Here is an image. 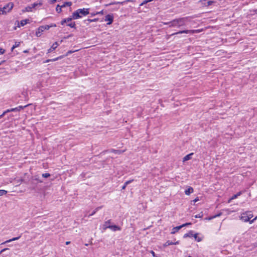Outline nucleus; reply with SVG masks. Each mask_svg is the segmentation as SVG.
<instances>
[{
	"label": "nucleus",
	"instance_id": "nucleus-1",
	"mask_svg": "<svg viewBox=\"0 0 257 257\" xmlns=\"http://www.w3.org/2000/svg\"><path fill=\"white\" fill-rule=\"evenodd\" d=\"M186 18H182L177 19H175L171 22H169L166 24H169V27H180L182 26L185 25V22L186 21Z\"/></svg>",
	"mask_w": 257,
	"mask_h": 257
},
{
	"label": "nucleus",
	"instance_id": "nucleus-2",
	"mask_svg": "<svg viewBox=\"0 0 257 257\" xmlns=\"http://www.w3.org/2000/svg\"><path fill=\"white\" fill-rule=\"evenodd\" d=\"M248 212H246L244 213H243L241 214V216L240 217V220L244 222H247L249 221L250 224H251L253 223L254 220H255L257 218V217H255L254 218H253L252 220H250V217L248 216Z\"/></svg>",
	"mask_w": 257,
	"mask_h": 257
},
{
	"label": "nucleus",
	"instance_id": "nucleus-3",
	"mask_svg": "<svg viewBox=\"0 0 257 257\" xmlns=\"http://www.w3.org/2000/svg\"><path fill=\"white\" fill-rule=\"evenodd\" d=\"M14 5L12 3H10L5 6L3 8H0V15L6 14L9 12L13 8Z\"/></svg>",
	"mask_w": 257,
	"mask_h": 257
},
{
	"label": "nucleus",
	"instance_id": "nucleus-4",
	"mask_svg": "<svg viewBox=\"0 0 257 257\" xmlns=\"http://www.w3.org/2000/svg\"><path fill=\"white\" fill-rule=\"evenodd\" d=\"M197 30H183V31H180L178 32L173 33L172 35H177V34H188V33L193 34V33L197 32Z\"/></svg>",
	"mask_w": 257,
	"mask_h": 257
},
{
	"label": "nucleus",
	"instance_id": "nucleus-5",
	"mask_svg": "<svg viewBox=\"0 0 257 257\" xmlns=\"http://www.w3.org/2000/svg\"><path fill=\"white\" fill-rule=\"evenodd\" d=\"M77 11L82 17L86 16L89 14L88 9H78Z\"/></svg>",
	"mask_w": 257,
	"mask_h": 257
},
{
	"label": "nucleus",
	"instance_id": "nucleus-6",
	"mask_svg": "<svg viewBox=\"0 0 257 257\" xmlns=\"http://www.w3.org/2000/svg\"><path fill=\"white\" fill-rule=\"evenodd\" d=\"M113 16L110 15H107L105 16V21H108V23H107L108 25L111 24L113 22Z\"/></svg>",
	"mask_w": 257,
	"mask_h": 257
},
{
	"label": "nucleus",
	"instance_id": "nucleus-7",
	"mask_svg": "<svg viewBox=\"0 0 257 257\" xmlns=\"http://www.w3.org/2000/svg\"><path fill=\"white\" fill-rule=\"evenodd\" d=\"M44 31V28L43 26L39 27L36 33V35L37 37H40L41 36V34L42 32Z\"/></svg>",
	"mask_w": 257,
	"mask_h": 257
},
{
	"label": "nucleus",
	"instance_id": "nucleus-8",
	"mask_svg": "<svg viewBox=\"0 0 257 257\" xmlns=\"http://www.w3.org/2000/svg\"><path fill=\"white\" fill-rule=\"evenodd\" d=\"M82 17L81 15H80L78 11H76L73 13L72 18L73 19H78Z\"/></svg>",
	"mask_w": 257,
	"mask_h": 257
},
{
	"label": "nucleus",
	"instance_id": "nucleus-9",
	"mask_svg": "<svg viewBox=\"0 0 257 257\" xmlns=\"http://www.w3.org/2000/svg\"><path fill=\"white\" fill-rule=\"evenodd\" d=\"M59 46V44L58 43V42H55L53 45L52 46H51V47L48 50V53H50L52 51L56 49V48Z\"/></svg>",
	"mask_w": 257,
	"mask_h": 257
},
{
	"label": "nucleus",
	"instance_id": "nucleus-10",
	"mask_svg": "<svg viewBox=\"0 0 257 257\" xmlns=\"http://www.w3.org/2000/svg\"><path fill=\"white\" fill-rule=\"evenodd\" d=\"M38 5V4L34 3L31 5V6H29L26 8V10L27 12H30L32 11V9L34 8L36 6Z\"/></svg>",
	"mask_w": 257,
	"mask_h": 257
},
{
	"label": "nucleus",
	"instance_id": "nucleus-11",
	"mask_svg": "<svg viewBox=\"0 0 257 257\" xmlns=\"http://www.w3.org/2000/svg\"><path fill=\"white\" fill-rule=\"evenodd\" d=\"M193 155V153H190L186 156H185L184 158H183V162H185V161H187L188 160H189L191 159L192 158V156Z\"/></svg>",
	"mask_w": 257,
	"mask_h": 257
},
{
	"label": "nucleus",
	"instance_id": "nucleus-12",
	"mask_svg": "<svg viewBox=\"0 0 257 257\" xmlns=\"http://www.w3.org/2000/svg\"><path fill=\"white\" fill-rule=\"evenodd\" d=\"M193 192V188L191 187H189L185 191V193L186 195H189Z\"/></svg>",
	"mask_w": 257,
	"mask_h": 257
},
{
	"label": "nucleus",
	"instance_id": "nucleus-13",
	"mask_svg": "<svg viewBox=\"0 0 257 257\" xmlns=\"http://www.w3.org/2000/svg\"><path fill=\"white\" fill-rule=\"evenodd\" d=\"M108 228L111 229L113 231H116V230H120V228L118 226L114 225H110L109 226H108Z\"/></svg>",
	"mask_w": 257,
	"mask_h": 257
},
{
	"label": "nucleus",
	"instance_id": "nucleus-14",
	"mask_svg": "<svg viewBox=\"0 0 257 257\" xmlns=\"http://www.w3.org/2000/svg\"><path fill=\"white\" fill-rule=\"evenodd\" d=\"M26 106H27V105H25L24 106H18L17 107L12 108L11 110L13 111H20L21 109H23L24 107H26Z\"/></svg>",
	"mask_w": 257,
	"mask_h": 257
},
{
	"label": "nucleus",
	"instance_id": "nucleus-15",
	"mask_svg": "<svg viewBox=\"0 0 257 257\" xmlns=\"http://www.w3.org/2000/svg\"><path fill=\"white\" fill-rule=\"evenodd\" d=\"M182 228V226H181V225L174 227L172 229L171 233L172 234L175 233L176 232H177L179 230H180Z\"/></svg>",
	"mask_w": 257,
	"mask_h": 257
},
{
	"label": "nucleus",
	"instance_id": "nucleus-16",
	"mask_svg": "<svg viewBox=\"0 0 257 257\" xmlns=\"http://www.w3.org/2000/svg\"><path fill=\"white\" fill-rule=\"evenodd\" d=\"M193 231H190L188 233H186L184 235V237L186 238L187 237H192V236H193Z\"/></svg>",
	"mask_w": 257,
	"mask_h": 257
},
{
	"label": "nucleus",
	"instance_id": "nucleus-17",
	"mask_svg": "<svg viewBox=\"0 0 257 257\" xmlns=\"http://www.w3.org/2000/svg\"><path fill=\"white\" fill-rule=\"evenodd\" d=\"M20 237H21V236H18V237H14V238H12V239H9V240H8L4 242V243H7V242H11V241H15V240H18V239L20 238Z\"/></svg>",
	"mask_w": 257,
	"mask_h": 257
},
{
	"label": "nucleus",
	"instance_id": "nucleus-18",
	"mask_svg": "<svg viewBox=\"0 0 257 257\" xmlns=\"http://www.w3.org/2000/svg\"><path fill=\"white\" fill-rule=\"evenodd\" d=\"M33 179L34 180L37 181L38 182L42 183L43 181L40 179L38 175H35L33 177Z\"/></svg>",
	"mask_w": 257,
	"mask_h": 257
},
{
	"label": "nucleus",
	"instance_id": "nucleus-19",
	"mask_svg": "<svg viewBox=\"0 0 257 257\" xmlns=\"http://www.w3.org/2000/svg\"><path fill=\"white\" fill-rule=\"evenodd\" d=\"M110 223H111V220H109L107 221H106L105 223H104V226L105 227V228H108V226H110Z\"/></svg>",
	"mask_w": 257,
	"mask_h": 257
},
{
	"label": "nucleus",
	"instance_id": "nucleus-20",
	"mask_svg": "<svg viewBox=\"0 0 257 257\" xmlns=\"http://www.w3.org/2000/svg\"><path fill=\"white\" fill-rule=\"evenodd\" d=\"M133 181V180H129V181H127L126 182H125V183L124 184V185H123V186L122 187V189H124L126 187V186L130 183H131Z\"/></svg>",
	"mask_w": 257,
	"mask_h": 257
},
{
	"label": "nucleus",
	"instance_id": "nucleus-21",
	"mask_svg": "<svg viewBox=\"0 0 257 257\" xmlns=\"http://www.w3.org/2000/svg\"><path fill=\"white\" fill-rule=\"evenodd\" d=\"M72 5V3L71 2H66L65 3V4H64L62 6H61V7H70Z\"/></svg>",
	"mask_w": 257,
	"mask_h": 257
},
{
	"label": "nucleus",
	"instance_id": "nucleus-22",
	"mask_svg": "<svg viewBox=\"0 0 257 257\" xmlns=\"http://www.w3.org/2000/svg\"><path fill=\"white\" fill-rule=\"evenodd\" d=\"M29 21L28 20H23L22 21H21V26H25L26 24L28 23V22Z\"/></svg>",
	"mask_w": 257,
	"mask_h": 257
},
{
	"label": "nucleus",
	"instance_id": "nucleus-23",
	"mask_svg": "<svg viewBox=\"0 0 257 257\" xmlns=\"http://www.w3.org/2000/svg\"><path fill=\"white\" fill-rule=\"evenodd\" d=\"M111 152H113V153H114L115 154H120L121 153H122L123 152L121 151L117 150H114V149H112L111 150Z\"/></svg>",
	"mask_w": 257,
	"mask_h": 257
},
{
	"label": "nucleus",
	"instance_id": "nucleus-24",
	"mask_svg": "<svg viewBox=\"0 0 257 257\" xmlns=\"http://www.w3.org/2000/svg\"><path fill=\"white\" fill-rule=\"evenodd\" d=\"M172 244H174V242H173L172 241H171L170 240H168L167 242H166V243L164 244V246H168V245H172Z\"/></svg>",
	"mask_w": 257,
	"mask_h": 257
},
{
	"label": "nucleus",
	"instance_id": "nucleus-25",
	"mask_svg": "<svg viewBox=\"0 0 257 257\" xmlns=\"http://www.w3.org/2000/svg\"><path fill=\"white\" fill-rule=\"evenodd\" d=\"M63 7H61V6H60L59 5H57V7H56V11H57V12H58V13H60L61 12V9Z\"/></svg>",
	"mask_w": 257,
	"mask_h": 257
},
{
	"label": "nucleus",
	"instance_id": "nucleus-26",
	"mask_svg": "<svg viewBox=\"0 0 257 257\" xmlns=\"http://www.w3.org/2000/svg\"><path fill=\"white\" fill-rule=\"evenodd\" d=\"M240 194H241V192H238L236 194L233 195L232 197L231 198L230 200H232V199L236 198Z\"/></svg>",
	"mask_w": 257,
	"mask_h": 257
},
{
	"label": "nucleus",
	"instance_id": "nucleus-27",
	"mask_svg": "<svg viewBox=\"0 0 257 257\" xmlns=\"http://www.w3.org/2000/svg\"><path fill=\"white\" fill-rule=\"evenodd\" d=\"M197 235H198V234L196 233V234H193V236H194V238L196 240H197L198 241H200L201 240V239L200 238L198 237Z\"/></svg>",
	"mask_w": 257,
	"mask_h": 257
},
{
	"label": "nucleus",
	"instance_id": "nucleus-28",
	"mask_svg": "<svg viewBox=\"0 0 257 257\" xmlns=\"http://www.w3.org/2000/svg\"><path fill=\"white\" fill-rule=\"evenodd\" d=\"M42 176L44 178H48L51 176V175L49 173H44L42 174Z\"/></svg>",
	"mask_w": 257,
	"mask_h": 257
},
{
	"label": "nucleus",
	"instance_id": "nucleus-29",
	"mask_svg": "<svg viewBox=\"0 0 257 257\" xmlns=\"http://www.w3.org/2000/svg\"><path fill=\"white\" fill-rule=\"evenodd\" d=\"M7 193V191L5 190H0V196H2L3 195L6 194Z\"/></svg>",
	"mask_w": 257,
	"mask_h": 257
},
{
	"label": "nucleus",
	"instance_id": "nucleus-30",
	"mask_svg": "<svg viewBox=\"0 0 257 257\" xmlns=\"http://www.w3.org/2000/svg\"><path fill=\"white\" fill-rule=\"evenodd\" d=\"M67 26L70 27L71 28H75V23H71L68 24H67Z\"/></svg>",
	"mask_w": 257,
	"mask_h": 257
},
{
	"label": "nucleus",
	"instance_id": "nucleus-31",
	"mask_svg": "<svg viewBox=\"0 0 257 257\" xmlns=\"http://www.w3.org/2000/svg\"><path fill=\"white\" fill-rule=\"evenodd\" d=\"M44 28V30L45 31V30H49L51 27V26H50L49 25H45V26H42Z\"/></svg>",
	"mask_w": 257,
	"mask_h": 257
},
{
	"label": "nucleus",
	"instance_id": "nucleus-32",
	"mask_svg": "<svg viewBox=\"0 0 257 257\" xmlns=\"http://www.w3.org/2000/svg\"><path fill=\"white\" fill-rule=\"evenodd\" d=\"M62 58V57L60 56V57H57V58H54V59H51V60H52V62H54V61L58 60L61 59Z\"/></svg>",
	"mask_w": 257,
	"mask_h": 257
},
{
	"label": "nucleus",
	"instance_id": "nucleus-33",
	"mask_svg": "<svg viewBox=\"0 0 257 257\" xmlns=\"http://www.w3.org/2000/svg\"><path fill=\"white\" fill-rule=\"evenodd\" d=\"M20 43H16L15 45H14L12 48V50L13 51L15 48L18 47L19 46Z\"/></svg>",
	"mask_w": 257,
	"mask_h": 257
},
{
	"label": "nucleus",
	"instance_id": "nucleus-34",
	"mask_svg": "<svg viewBox=\"0 0 257 257\" xmlns=\"http://www.w3.org/2000/svg\"><path fill=\"white\" fill-rule=\"evenodd\" d=\"M13 111L11 110V109H7V110H6L5 111H4L3 112V115H5L7 113L9 112H12Z\"/></svg>",
	"mask_w": 257,
	"mask_h": 257
},
{
	"label": "nucleus",
	"instance_id": "nucleus-35",
	"mask_svg": "<svg viewBox=\"0 0 257 257\" xmlns=\"http://www.w3.org/2000/svg\"><path fill=\"white\" fill-rule=\"evenodd\" d=\"M220 215V214H218L216 215H215V216H212V217H209V218H208V219H209V220H211V219H213V218H215L216 217L219 216Z\"/></svg>",
	"mask_w": 257,
	"mask_h": 257
},
{
	"label": "nucleus",
	"instance_id": "nucleus-36",
	"mask_svg": "<svg viewBox=\"0 0 257 257\" xmlns=\"http://www.w3.org/2000/svg\"><path fill=\"white\" fill-rule=\"evenodd\" d=\"M72 19H73L72 17H71V18H68L66 19V22L68 23V22L71 21Z\"/></svg>",
	"mask_w": 257,
	"mask_h": 257
},
{
	"label": "nucleus",
	"instance_id": "nucleus-37",
	"mask_svg": "<svg viewBox=\"0 0 257 257\" xmlns=\"http://www.w3.org/2000/svg\"><path fill=\"white\" fill-rule=\"evenodd\" d=\"M202 216H203V214H202V213H201V214H198V215H196L195 216V218H201V217H202Z\"/></svg>",
	"mask_w": 257,
	"mask_h": 257
},
{
	"label": "nucleus",
	"instance_id": "nucleus-38",
	"mask_svg": "<svg viewBox=\"0 0 257 257\" xmlns=\"http://www.w3.org/2000/svg\"><path fill=\"white\" fill-rule=\"evenodd\" d=\"M9 250V248H4V249H3L1 251H0V254H1L2 252H4V251H6L7 250Z\"/></svg>",
	"mask_w": 257,
	"mask_h": 257
},
{
	"label": "nucleus",
	"instance_id": "nucleus-39",
	"mask_svg": "<svg viewBox=\"0 0 257 257\" xmlns=\"http://www.w3.org/2000/svg\"><path fill=\"white\" fill-rule=\"evenodd\" d=\"M5 50H4V49H2V48H0V55H2V54H4V52H5Z\"/></svg>",
	"mask_w": 257,
	"mask_h": 257
},
{
	"label": "nucleus",
	"instance_id": "nucleus-40",
	"mask_svg": "<svg viewBox=\"0 0 257 257\" xmlns=\"http://www.w3.org/2000/svg\"><path fill=\"white\" fill-rule=\"evenodd\" d=\"M67 23L66 22V19L63 20L61 22V25H64L65 23Z\"/></svg>",
	"mask_w": 257,
	"mask_h": 257
},
{
	"label": "nucleus",
	"instance_id": "nucleus-41",
	"mask_svg": "<svg viewBox=\"0 0 257 257\" xmlns=\"http://www.w3.org/2000/svg\"><path fill=\"white\" fill-rule=\"evenodd\" d=\"M148 3L147 2H146V0H145L144 1H143V3H142L140 5V6H142L146 4H147Z\"/></svg>",
	"mask_w": 257,
	"mask_h": 257
},
{
	"label": "nucleus",
	"instance_id": "nucleus-42",
	"mask_svg": "<svg viewBox=\"0 0 257 257\" xmlns=\"http://www.w3.org/2000/svg\"><path fill=\"white\" fill-rule=\"evenodd\" d=\"M191 224V223H186L185 224L181 225V226H182V227H183L186 226L187 225H190Z\"/></svg>",
	"mask_w": 257,
	"mask_h": 257
},
{
	"label": "nucleus",
	"instance_id": "nucleus-43",
	"mask_svg": "<svg viewBox=\"0 0 257 257\" xmlns=\"http://www.w3.org/2000/svg\"><path fill=\"white\" fill-rule=\"evenodd\" d=\"M97 211L96 210H94L93 212H92V213H91L89 215L88 217L90 216H92Z\"/></svg>",
	"mask_w": 257,
	"mask_h": 257
},
{
	"label": "nucleus",
	"instance_id": "nucleus-44",
	"mask_svg": "<svg viewBox=\"0 0 257 257\" xmlns=\"http://www.w3.org/2000/svg\"><path fill=\"white\" fill-rule=\"evenodd\" d=\"M151 253H152V254L153 255V256L154 257H156V254H155V253L154 251H153V250H152L151 251Z\"/></svg>",
	"mask_w": 257,
	"mask_h": 257
},
{
	"label": "nucleus",
	"instance_id": "nucleus-45",
	"mask_svg": "<svg viewBox=\"0 0 257 257\" xmlns=\"http://www.w3.org/2000/svg\"><path fill=\"white\" fill-rule=\"evenodd\" d=\"M101 206H99V207H97L96 208H95V210H96V211H97L99 209H101Z\"/></svg>",
	"mask_w": 257,
	"mask_h": 257
},
{
	"label": "nucleus",
	"instance_id": "nucleus-46",
	"mask_svg": "<svg viewBox=\"0 0 257 257\" xmlns=\"http://www.w3.org/2000/svg\"><path fill=\"white\" fill-rule=\"evenodd\" d=\"M207 3H208V5L209 6V5H211L213 3V2L208 1Z\"/></svg>",
	"mask_w": 257,
	"mask_h": 257
},
{
	"label": "nucleus",
	"instance_id": "nucleus-47",
	"mask_svg": "<svg viewBox=\"0 0 257 257\" xmlns=\"http://www.w3.org/2000/svg\"><path fill=\"white\" fill-rule=\"evenodd\" d=\"M52 62V60L51 59H48L45 62H44L45 63H48V62Z\"/></svg>",
	"mask_w": 257,
	"mask_h": 257
},
{
	"label": "nucleus",
	"instance_id": "nucleus-48",
	"mask_svg": "<svg viewBox=\"0 0 257 257\" xmlns=\"http://www.w3.org/2000/svg\"><path fill=\"white\" fill-rule=\"evenodd\" d=\"M198 200H199L198 198H196V199H195L193 200V202H197V201H198Z\"/></svg>",
	"mask_w": 257,
	"mask_h": 257
},
{
	"label": "nucleus",
	"instance_id": "nucleus-49",
	"mask_svg": "<svg viewBox=\"0 0 257 257\" xmlns=\"http://www.w3.org/2000/svg\"><path fill=\"white\" fill-rule=\"evenodd\" d=\"M49 26H51V27H56V26L55 24H52V25H49Z\"/></svg>",
	"mask_w": 257,
	"mask_h": 257
},
{
	"label": "nucleus",
	"instance_id": "nucleus-50",
	"mask_svg": "<svg viewBox=\"0 0 257 257\" xmlns=\"http://www.w3.org/2000/svg\"><path fill=\"white\" fill-rule=\"evenodd\" d=\"M248 216H249V217H250V218H251V217H252V214H250V213L248 214Z\"/></svg>",
	"mask_w": 257,
	"mask_h": 257
},
{
	"label": "nucleus",
	"instance_id": "nucleus-51",
	"mask_svg": "<svg viewBox=\"0 0 257 257\" xmlns=\"http://www.w3.org/2000/svg\"><path fill=\"white\" fill-rule=\"evenodd\" d=\"M153 0H146V2H147V3H149V2H150L151 1H152Z\"/></svg>",
	"mask_w": 257,
	"mask_h": 257
},
{
	"label": "nucleus",
	"instance_id": "nucleus-52",
	"mask_svg": "<svg viewBox=\"0 0 257 257\" xmlns=\"http://www.w3.org/2000/svg\"><path fill=\"white\" fill-rule=\"evenodd\" d=\"M70 241H66V245H68V244H70Z\"/></svg>",
	"mask_w": 257,
	"mask_h": 257
},
{
	"label": "nucleus",
	"instance_id": "nucleus-53",
	"mask_svg": "<svg viewBox=\"0 0 257 257\" xmlns=\"http://www.w3.org/2000/svg\"><path fill=\"white\" fill-rule=\"evenodd\" d=\"M179 243L178 241H176V242H174V244H177Z\"/></svg>",
	"mask_w": 257,
	"mask_h": 257
},
{
	"label": "nucleus",
	"instance_id": "nucleus-54",
	"mask_svg": "<svg viewBox=\"0 0 257 257\" xmlns=\"http://www.w3.org/2000/svg\"><path fill=\"white\" fill-rule=\"evenodd\" d=\"M4 115H3V114L0 115V118H1L2 117H3Z\"/></svg>",
	"mask_w": 257,
	"mask_h": 257
},
{
	"label": "nucleus",
	"instance_id": "nucleus-55",
	"mask_svg": "<svg viewBox=\"0 0 257 257\" xmlns=\"http://www.w3.org/2000/svg\"><path fill=\"white\" fill-rule=\"evenodd\" d=\"M56 2V0H53V1H52V3H54Z\"/></svg>",
	"mask_w": 257,
	"mask_h": 257
},
{
	"label": "nucleus",
	"instance_id": "nucleus-56",
	"mask_svg": "<svg viewBox=\"0 0 257 257\" xmlns=\"http://www.w3.org/2000/svg\"><path fill=\"white\" fill-rule=\"evenodd\" d=\"M24 180L23 179L20 180L21 182H23Z\"/></svg>",
	"mask_w": 257,
	"mask_h": 257
},
{
	"label": "nucleus",
	"instance_id": "nucleus-57",
	"mask_svg": "<svg viewBox=\"0 0 257 257\" xmlns=\"http://www.w3.org/2000/svg\"><path fill=\"white\" fill-rule=\"evenodd\" d=\"M69 53H71V51L68 52Z\"/></svg>",
	"mask_w": 257,
	"mask_h": 257
},
{
	"label": "nucleus",
	"instance_id": "nucleus-58",
	"mask_svg": "<svg viewBox=\"0 0 257 257\" xmlns=\"http://www.w3.org/2000/svg\"><path fill=\"white\" fill-rule=\"evenodd\" d=\"M4 61H2V62L0 63V65Z\"/></svg>",
	"mask_w": 257,
	"mask_h": 257
},
{
	"label": "nucleus",
	"instance_id": "nucleus-59",
	"mask_svg": "<svg viewBox=\"0 0 257 257\" xmlns=\"http://www.w3.org/2000/svg\"><path fill=\"white\" fill-rule=\"evenodd\" d=\"M255 12L257 13V10H255Z\"/></svg>",
	"mask_w": 257,
	"mask_h": 257
}]
</instances>
